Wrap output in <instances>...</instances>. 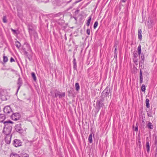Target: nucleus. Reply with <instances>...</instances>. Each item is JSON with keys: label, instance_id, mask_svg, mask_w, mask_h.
Masks as SVG:
<instances>
[{"label": "nucleus", "instance_id": "53", "mask_svg": "<svg viewBox=\"0 0 157 157\" xmlns=\"http://www.w3.org/2000/svg\"><path fill=\"white\" fill-rule=\"evenodd\" d=\"M155 144H157V139H156V138H155Z\"/></svg>", "mask_w": 157, "mask_h": 157}, {"label": "nucleus", "instance_id": "44", "mask_svg": "<svg viewBox=\"0 0 157 157\" xmlns=\"http://www.w3.org/2000/svg\"><path fill=\"white\" fill-rule=\"evenodd\" d=\"M138 130V126L137 125V124H136L135 128V130L136 131H137Z\"/></svg>", "mask_w": 157, "mask_h": 157}, {"label": "nucleus", "instance_id": "12", "mask_svg": "<svg viewBox=\"0 0 157 157\" xmlns=\"http://www.w3.org/2000/svg\"><path fill=\"white\" fill-rule=\"evenodd\" d=\"M140 83L141 84L143 82V77L141 69H140Z\"/></svg>", "mask_w": 157, "mask_h": 157}, {"label": "nucleus", "instance_id": "22", "mask_svg": "<svg viewBox=\"0 0 157 157\" xmlns=\"http://www.w3.org/2000/svg\"><path fill=\"white\" fill-rule=\"evenodd\" d=\"M89 142L90 143H91L92 142V134H90L89 136L88 137Z\"/></svg>", "mask_w": 157, "mask_h": 157}, {"label": "nucleus", "instance_id": "17", "mask_svg": "<svg viewBox=\"0 0 157 157\" xmlns=\"http://www.w3.org/2000/svg\"><path fill=\"white\" fill-rule=\"evenodd\" d=\"M31 33H29V35L30 36H31L33 35L34 36V37L35 38H37L38 37V35L37 32H36V30L34 31V32H32Z\"/></svg>", "mask_w": 157, "mask_h": 157}, {"label": "nucleus", "instance_id": "49", "mask_svg": "<svg viewBox=\"0 0 157 157\" xmlns=\"http://www.w3.org/2000/svg\"><path fill=\"white\" fill-rule=\"evenodd\" d=\"M28 58L29 59L30 61L32 59V57H30L29 56Z\"/></svg>", "mask_w": 157, "mask_h": 157}, {"label": "nucleus", "instance_id": "6", "mask_svg": "<svg viewBox=\"0 0 157 157\" xmlns=\"http://www.w3.org/2000/svg\"><path fill=\"white\" fill-rule=\"evenodd\" d=\"M15 128L16 130L20 133H22L23 132V130L21 128V124L16 125L15 126Z\"/></svg>", "mask_w": 157, "mask_h": 157}, {"label": "nucleus", "instance_id": "25", "mask_svg": "<svg viewBox=\"0 0 157 157\" xmlns=\"http://www.w3.org/2000/svg\"><path fill=\"white\" fill-rule=\"evenodd\" d=\"M15 45L16 47L17 48L19 49V48L20 47L21 44L18 41H17L15 42Z\"/></svg>", "mask_w": 157, "mask_h": 157}, {"label": "nucleus", "instance_id": "33", "mask_svg": "<svg viewBox=\"0 0 157 157\" xmlns=\"http://www.w3.org/2000/svg\"><path fill=\"white\" fill-rule=\"evenodd\" d=\"M8 60V58L7 57L4 56L3 57V61L4 63H6L7 61Z\"/></svg>", "mask_w": 157, "mask_h": 157}, {"label": "nucleus", "instance_id": "26", "mask_svg": "<svg viewBox=\"0 0 157 157\" xmlns=\"http://www.w3.org/2000/svg\"><path fill=\"white\" fill-rule=\"evenodd\" d=\"M91 19V16H90L88 17V19L87 21L86 25L87 26H89Z\"/></svg>", "mask_w": 157, "mask_h": 157}, {"label": "nucleus", "instance_id": "2", "mask_svg": "<svg viewBox=\"0 0 157 157\" xmlns=\"http://www.w3.org/2000/svg\"><path fill=\"white\" fill-rule=\"evenodd\" d=\"M104 99L103 97H101L99 99H98L96 103V108L99 111L101 107L104 105L103 101Z\"/></svg>", "mask_w": 157, "mask_h": 157}, {"label": "nucleus", "instance_id": "55", "mask_svg": "<svg viewBox=\"0 0 157 157\" xmlns=\"http://www.w3.org/2000/svg\"><path fill=\"white\" fill-rule=\"evenodd\" d=\"M72 0H70L69 1H68L67 2V3H70V2H71Z\"/></svg>", "mask_w": 157, "mask_h": 157}, {"label": "nucleus", "instance_id": "31", "mask_svg": "<svg viewBox=\"0 0 157 157\" xmlns=\"http://www.w3.org/2000/svg\"><path fill=\"white\" fill-rule=\"evenodd\" d=\"M133 61L134 63L136 64L137 65L138 64V58H133Z\"/></svg>", "mask_w": 157, "mask_h": 157}, {"label": "nucleus", "instance_id": "11", "mask_svg": "<svg viewBox=\"0 0 157 157\" xmlns=\"http://www.w3.org/2000/svg\"><path fill=\"white\" fill-rule=\"evenodd\" d=\"M109 90L108 88H106L104 91L102 92L101 94L102 96H104L105 97H107L109 95Z\"/></svg>", "mask_w": 157, "mask_h": 157}, {"label": "nucleus", "instance_id": "10", "mask_svg": "<svg viewBox=\"0 0 157 157\" xmlns=\"http://www.w3.org/2000/svg\"><path fill=\"white\" fill-rule=\"evenodd\" d=\"M11 137V135H6L5 136V140L6 144H9L10 143Z\"/></svg>", "mask_w": 157, "mask_h": 157}, {"label": "nucleus", "instance_id": "18", "mask_svg": "<svg viewBox=\"0 0 157 157\" xmlns=\"http://www.w3.org/2000/svg\"><path fill=\"white\" fill-rule=\"evenodd\" d=\"M152 109H149L147 111V115L149 117H152Z\"/></svg>", "mask_w": 157, "mask_h": 157}, {"label": "nucleus", "instance_id": "48", "mask_svg": "<svg viewBox=\"0 0 157 157\" xmlns=\"http://www.w3.org/2000/svg\"><path fill=\"white\" fill-rule=\"evenodd\" d=\"M24 155H25L24 156L25 157H28L29 156V155L25 153V154H24Z\"/></svg>", "mask_w": 157, "mask_h": 157}, {"label": "nucleus", "instance_id": "7", "mask_svg": "<svg viewBox=\"0 0 157 157\" xmlns=\"http://www.w3.org/2000/svg\"><path fill=\"white\" fill-rule=\"evenodd\" d=\"M3 111L4 113L7 114H8L12 112L10 107L9 106H7L5 107L3 109Z\"/></svg>", "mask_w": 157, "mask_h": 157}, {"label": "nucleus", "instance_id": "41", "mask_svg": "<svg viewBox=\"0 0 157 157\" xmlns=\"http://www.w3.org/2000/svg\"><path fill=\"white\" fill-rule=\"evenodd\" d=\"M24 54L25 56V57L27 58H28L29 57V55H28V52H24Z\"/></svg>", "mask_w": 157, "mask_h": 157}, {"label": "nucleus", "instance_id": "42", "mask_svg": "<svg viewBox=\"0 0 157 157\" xmlns=\"http://www.w3.org/2000/svg\"><path fill=\"white\" fill-rule=\"evenodd\" d=\"M90 29H88L86 30V33L88 35H90Z\"/></svg>", "mask_w": 157, "mask_h": 157}, {"label": "nucleus", "instance_id": "35", "mask_svg": "<svg viewBox=\"0 0 157 157\" xmlns=\"http://www.w3.org/2000/svg\"><path fill=\"white\" fill-rule=\"evenodd\" d=\"M144 60H140V61L139 65H140V66L141 67H142V66L144 65Z\"/></svg>", "mask_w": 157, "mask_h": 157}, {"label": "nucleus", "instance_id": "23", "mask_svg": "<svg viewBox=\"0 0 157 157\" xmlns=\"http://www.w3.org/2000/svg\"><path fill=\"white\" fill-rule=\"evenodd\" d=\"M11 30L13 32V33L14 34H19V32L18 30H15L13 29L12 28L11 29Z\"/></svg>", "mask_w": 157, "mask_h": 157}, {"label": "nucleus", "instance_id": "16", "mask_svg": "<svg viewBox=\"0 0 157 157\" xmlns=\"http://www.w3.org/2000/svg\"><path fill=\"white\" fill-rule=\"evenodd\" d=\"M146 147L147 152L149 153L150 151V144L149 142L147 141L146 143Z\"/></svg>", "mask_w": 157, "mask_h": 157}, {"label": "nucleus", "instance_id": "54", "mask_svg": "<svg viewBox=\"0 0 157 157\" xmlns=\"http://www.w3.org/2000/svg\"><path fill=\"white\" fill-rule=\"evenodd\" d=\"M116 51H117V48H116L114 50L115 52H116Z\"/></svg>", "mask_w": 157, "mask_h": 157}, {"label": "nucleus", "instance_id": "15", "mask_svg": "<svg viewBox=\"0 0 157 157\" xmlns=\"http://www.w3.org/2000/svg\"><path fill=\"white\" fill-rule=\"evenodd\" d=\"M5 118V115L3 114H0V122H3Z\"/></svg>", "mask_w": 157, "mask_h": 157}, {"label": "nucleus", "instance_id": "32", "mask_svg": "<svg viewBox=\"0 0 157 157\" xmlns=\"http://www.w3.org/2000/svg\"><path fill=\"white\" fill-rule=\"evenodd\" d=\"M141 90L142 91L145 92L146 90L145 86L144 84H142L141 87Z\"/></svg>", "mask_w": 157, "mask_h": 157}, {"label": "nucleus", "instance_id": "29", "mask_svg": "<svg viewBox=\"0 0 157 157\" xmlns=\"http://www.w3.org/2000/svg\"><path fill=\"white\" fill-rule=\"evenodd\" d=\"M75 87L76 90L77 91H78L80 89V86H79V83H76L75 84Z\"/></svg>", "mask_w": 157, "mask_h": 157}, {"label": "nucleus", "instance_id": "40", "mask_svg": "<svg viewBox=\"0 0 157 157\" xmlns=\"http://www.w3.org/2000/svg\"><path fill=\"white\" fill-rule=\"evenodd\" d=\"M62 14V13H59L57 14H55L54 16L55 17H59Z\"/></svg>", "mask_w": 157, "mask_h": 157}, {"label": "nucleus", "instance_id": "34", "mask_svg": "<svg viewBox=\"0 0 157 157\" xmlns=\"http://www.w3.org/2000/svg\"><path fill=\"white\" fill-rule=\"evenodd\" d=\"M6 16H4L3 17V21L4 23H6L7 22V20L6 19Z\"/></svg>", "mask_w": 157, "mask_h": 157}, {"label": "nucleus", "instance_id": "13", "mask_svg": "<svg viewBox=\"0 0 157 157\" xmlns=\"http://www.w3.org/2000/svg\"><path fill=\"white\" fill-rule=\"evenodd\" d=\"M73 57L74 58L73 60V69L75 70H77L76 60L75 58V57L74 56H73Z\"/></svg>", "mask_w": 157, "mask_h": 157}, {"label": "nucleus", "instance_id": "37", "mask_svg": "<svg viewBox=\"0 0 157 157\" xmlns=\"http://www.w3.org/2000/svg\"><path fill=\"white\" fill-rule=\"evenodd\" d=\"M98 25V21H96L95 22L94 25V28L95 29L96 28Z\"/></svg>", "mask_w": 157, "mask_h": 157}, {"label": "nucleus", "instance_id": "46", "mask_svg": "<svg viewBox=\"0 0 157 157\" xmlns=\"http://www.w3.org/2000/svg\"><path fill=\"white\" fill-rule=\"evenodd\" d=\"M72 91L71 90H69L68 91L69 94H72ZM68 95H69V94H68Z\"/></svg>", "mask_w": 157, "mask_h": 157}, {"label": "nucleus", "instance_id": "21", "mask_svg": "<svg viewBox=\"0 0 157 157\" xmlns=\"http://www.w3.org/2000/svg\"><path fill=\"white\" fill-rule=\"evenodd\" d=\"M146 106L147 108L150 107L149 100V99L147 98L146 100Z\"/></svg>", "mask_w": 157, "mask_h": 157}, {"label": "nucleus", "instance_id": "27", "mask_svg": "<svg viewBox=\"0 0 157 157\" xmlns=\"http://www.w3.org/2000/svg\"><path fill=\"white\" fill-rule=\"evenodd\" d=\"M31 75L32 78H33V80L36 81V76L34 72H32L31 73Z\"/></svg>", "mask_w": 157, "mask_h": 157}, {"label": "nucleus", "instance_id": "28", "mask_svg": "<svg viewBox=\"0 0 157 157\" xmlns=\"http://www.w3.org/2000/svg\"><path fill=\"white\" fill-rule=\"evenodd\" d=\"M60 92L57 90H56V91L55 92V96L56 98L59 96V95H60Z\"/></svg>", "mask_w": 157, "mask_h": 157}, {"label": "nucleus", "instance_id": "20", "mask_svg": "<svg viewBox=\"0 0 157 157\" xmlns=\"http://www.w3.org/2000/svg\"><path fill=\"white\" fill-rule=\"evenodd\" d=\"M138 55L140 56L141 53V45L139 44L137 48Z\"/></svg>", "mask_w": 157, "mask_h": 157}, {"label": "nucleus", "instance_id": "39", "mask_svg": "<svg viewBox=\"0 0 157 157\" xmlns=\"http://www.w3.org/2000/svg\"><path fill=\"white\" fill-rule=\"evenodd\" d=\"M137 55L136 52H134L133 54V58H137Z\"/></svg>", "mask_w": 157, "mask_h": 157}, {"label": "nucleus", "instance_id": "50", "mask_svg": "<svg viewBox=\"0 0 157 157\" xmlns=\"http://www.w3.org/2000/svg\"><path fill=\"white\" fill-rule=\"evenodd\" d=\"M72 8V6H71L68 9H67V10H69L70 9H71V8Z\"/></svg>", "mask_w": 157, "mask_h": 157}, {"label": "nucleus", "instance_id": "19", "mask_svg": "<svg viewBox=\"0 0 157 157\" xmlns=\"http://www.w3.org/2000/svg\"><path fill=\"white\" fill-rule=\"evenodd\" d=\"M147 127L149 129H152L153 128V126L152 124L149 122L147 124Z\"/></svg>", "mask_w": 157, "mask_h": 157}, {"label": "nucleus", "instance_id": "8", "mask_svg": "<svg viewBox=\"0 0 157 157\" xmlns=\"http://www.w3.org/2000/svg\"><path fill=\"white\" fill-rule=\"evenodd\" d=\"M22 48L24 50V52H25L29 51L30 49V47L28 43H25L23 46Z\"/></svg>", "mask_w": 157, "mask_h": 157}, {"label": "nucleus", "instance_id": "3", "mask_svg": "<svg viewBox=\"0 0 157 157\" xmlns=\"http://www.w3.org/2000/svg\"><path fill=\"white\" fill-rule=\"evenodd\" d=\"M20 114L19 113H13L10 116L11 118L13 120L16 121H17L20 118Z\"/></svg>", "mask_w": 157, "mask_h": 157}, {"label": "nucleus", "instance_id": "45", "mask_svg": "<svg viewBox=\"0 0 157 157\" xmlns=\"http://www.w3.org/2000/svg\"><path fill=\"white\" fill-rule=\"evenodd\" d=\"M13 61H14V60L12 57H11L10 59V62H12Z\"/></svg>", "mask_w": 157, "mask_h": 157}, {"label": "nucleus", "instance_id": "56", "mask_svg": "<svg viewBox=\"0 0 157 157\" xmlns=\"http://www.w3.org/2000/svg\"><path fill=\"white\" fill-rule=\"evenodd\" d=\"M75 19L76 20V17H74Z\"/></svg>", "mask_w": 157, "mask_h": 157}, {"label": "nucleus", "instance_id": "43", "mask_svg": "<svg viewBox=\"0 0 157 157\" xmlns=\"http://www.w3.org/2000/svg\"><path fill=\"white\" fill-rule=\"evenodd\" d=\"M79 10H76L75 12V15L78 14L79 12Z\"/></svg>", "mask_w": 157, "mask_h": 157}, {"label": "nucleus", "instance_id": "51", "mask_svg": "<svg viewBox=\"0 0 157 157\" xmlns=\"http://www.w3.org/2000/svg\"><path fill=\"white\" fill-rule=\"evenodd\" d=\"M127 0H121V2H125Z\"/></svg>", "mask_w": 157, "mask_h": 157}, {"label": "nucleus", "instance_id": "36", "mask_svg": "<svg viewBox=\"0 0 157 157\" xmlns=\"http://www.w3.org/2000/svg\"><path fill=\"white\" fill-rule=\"evenodd\" d=\"M140 55H141V57H140L141 60H144L145 58H144V54L143 53H141V54H140Z\"/></svg>", "mask_w": 157, "mask_h": 157}, {"label": "nucleus", "instance_id": "24", "mask_svg": "<svg viewBox=\"0 0 157 157\" xmlns=\"http://www.w3.org/2000/svg\"><path fill=\"white\" fill-rule=\"evenodd\" d=\"M10 157H20V156L17 154L12 153L10 155Z\"/></svg>", "mask_w": 157, "mask_h": 157}, {"label": "nucleus", "instance_id": "1", "mask_svg": "<svg viewBox=\"0 0 157 157\" xmlns=\"http://www.w3.org/2000/svg\"><path fill=\"white\" fill-rule=\"evenodd\" d=\"M13 122L11 121H6L4 122V128L3 133L6 135H10L12 129V126L11 124H13Z\"/></svg>", "mask_w": 157, "mask_h": 157}, {"label": "nucleus", "instance_id": "30", "mask_svg": "<svg viewBox=\"0 0 157 157\" xmlns=\"http://www.w3.org/2000/svg\"><path fill=\"white\" fill-rule=\"evenodd\" d=\"M65 92L61 93L60 92V95H59V98H62L63 97H64L65 96Z\"/></svg>", "mask_w": 157, "mask_h": 157}, {"label": "nucleus", "instance_id": "4", "mask_svg": "<svg viewBox=\"0 0 157 157\" xmlns=\"http://www.w3.org/2000/svg\"><path fill=\"white\" fill-rule=\"evenodd\" d=\"M36 29V27L33 24L30 23L28 25V30L29 34L34 32Z\"/></svg>", "mask_w": 157, "mask_h": 157}, {"label": "nucleus", "instance_id": "52", "mask_svg": "<svg viewBox=\"0 0 157 157\" xmlns=\"http://www.w3.org/2000/svg\"><path fill=\"white\" fill-rule=\"evenodd\" d=\"M64 36H65V40H67V37H66V34H65Z\"/></svg>", "mask_w": 157, "mask_h": 157}, {"label": "nucleus", "instance_id": "14", "mask_svg": "<svg viewBox=\"0 0 157 157\" xmlns=\"http://www.w3.org/2000/svg\"><path fill=\"white\" fill-rule=\"evenodd\" d=\"M142 30L141 29H139L138 30V39H139L140 40H141L142 39Z\"/></svg>", "mask_w": 157, "mask_h": 157}, {"label": "nucleus", "instance_id": "9", "mask_svg": "<svg viewBox=\"0 0 157 157\" xmlns=\"http://www.w3.org/2000/svg\"><path fill=\"white\" fill-rule=\"evenodd\" d=\"M17 84L18 86V88L17 90V92L23 84L22 80L20 77L17 80Z\"/></svg>", "mask_w": 157, "mask_h": 157}, {"label": "nucleus", "instance_id": "5", "mask_svg": "<svg viewBox=\"0 0 157 157\" xmlns=\"http://www.w3.org/2000/svg\"><path fill=\"white\" fill-rule=\"evenodd\" d=\"M22 142L20 140L17 139L14 140L13 141V144L15 147L21 146L22 144Z\"/></svg>", "mask_w": 157, "mask_h": 157}, {"label": "nucleus", "instance_id": "47", "mask_svg": "<svg viewBox=\"0 0 157 157\" xmlns=\"http://www.w3.org/2000/svg\"><path fill=\"white\" fill-rule=\"evenodd\" d=\"M155 157H157V148H156L155 150Z\"/></svg>", "mask_w": 157, "mask_h": 157}, {"label": "nucleus", "instance_id": "38", "mask_svg": "<svg viewBox=\"0 0 157 157\" xmlns=\"http://www.w3.org/2000/svg\"><path fill=\"white\" fill-rule=\"evenodd\" d=\"M138 142L139 143V146H140V147H141V142H140V137L139 136V139Z\"/></svg>", "mask_w": 157, "mask_h": 157}]
</instances>
